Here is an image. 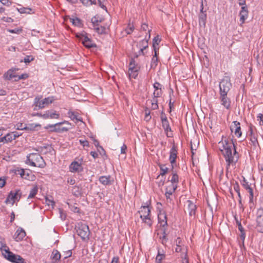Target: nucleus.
Listing matches in <instances>:
<instances>
[{
    "label": "nucleus",
    "instance_id": "1",
    "mask_svg": "<svg viewBox=\"0 0 263 263\" xmlns=\"http://www.w3.org/2000/svg\"><path fill=\"white\" fill-rule=\"evenodd\" d=\"M222 155L227 163V169H228L229 167H230L231 165H235L238 161L239 158V154L236 151L235 145H234L233 153L232 148L230 150L223 152Z\"/></svg>",
    "mask_w": 263,
    "mask_h": 263
},
{
    "label": "nucleus",
    "instance_id": "2",
    "mask_svg": "<svg viewBox=\"0 0 263 263\" xmlns=\"http://www.w3.org/2000/svg\"><path fill=\"white\" fill-rule=\"evenodd\" d=\"M27 160L29 162V165L32 166L44 168L46 165V163L42 157L36 153L30 154L27 156Z\"/></svg>",
    "mask_w": 263,
    "mask_h": 263
},
{
    "label": "nucleus",
    "instance_id": "3",
    "mask_svg": "<svg viewBox=\"0 0 263 263\" xmlns=\"http://www.w3.org/2000/svg\"><path fill=\"white\" fill-rule=\"evenodd\" d=\"M75 230L77 234L83 240L89 239L90 232L87 224L81 222H78L75 226Z\"/></svg>",
    "mask_w": 263,
    "mask_h": 263
},
{
    "label": "nucleus",
    "instance_id": "4",
    "mask_svg": "<svg viewBox=\"0 0 263 263\" xmlns=\"http://www.w3.org/2000/svg\"><path fill=\"white\" fill-rule=\"evenodd\" d=\"M2 254L5 258L13 263H26L24 259L21 256L13 253L9 248L2 250Z\"/></svg>",
    "mask_w": 263,
    "mask_h": 263
},
{
    "label": "nucleus",
    "instance_id": "5",
    "mask_svg": "<svg viewBox=\"0 0 263 263\" xmlns=\"http://www.w3.org/2000/svg\"><path fill=\"white\" fill-rule=\"evenodd\" d=\"M53 101L52 97H47L42 100H40V98L39 96L36 97L33 102V106H34L33 110H37L40 109H43L46 106L52 103Z\"/></svg>",
    "mask_w": 263,
    "mask_h": 263
},
{
    "label": "nucleus",
    "instance_id": "6",
    "mask_svg": "<svg viewBox=\"0 0 263 263\" xmlns=\"http://www.w3.org/2000/svg\"><path fill=\"white\" fill-rule=\"evenodd\" d=\"M139 213L140 214V218L142 221L148 226L152 225V221L150 217L151 210L148 206H142Z\"/></svg>",
    "mask_w": 263,
    "mask_h": 263
},
{
    "label": "nucleus",
    "instance_id": "7",
    "mask_svg": "<svg viewBox=\"0 0 263 263\" xmlns=\"http://www.w3.org/2000/svg\"><path fill=\"white\" fill-rule=\"evenodd\" d=\"M76 36L81 41L83 45L87 48H91L96 46V44L93 43L91 40L88 37L87 33L84 31L77 33Z\"/></svg>",
    "mask_w": 263,
    "mask_h": 263
},
{
    "label": "nucleus",
    "instance_id": "8",
    "mask_svg": "<svg viewBox=\"0 0 263 263\" xmlns=\"http://www.w3.org/2000/svg\"><path fill=\"white\" fill-rule=\"evenodd\" d=\"M231 87L230 78L224 76L219 83L220 93H228Z\"/></svg>",
    "mask_w": 263,
    "mask_h": 263
},
{
    "label": "nucleus",
    "instance_id": "9",
    "mask_svg": "<svg viewBox=\"0 0 263 263\" xmlns=\"http://www.w3.org/2000/svg\"><path fill=\"white\" fill-rule=\"evenodd\" d=\"M139 68V66L136 64L135 60L132 59L130 61L128 68L129 78L130 79L132 78L136 79L138 74Z\"/></svg>",
    "mask_w": 263,
    "mask_h": 263
},
{
    "label": "nucleus",
    "instance_id": "10",
    "mask_svg": "<svg viewBox=\"0 0 263 263\" xmlns=\"http://www.w3.org/2000/svg\"><path fill=\"white\" fill-rule=\"evenodd\" d=\"M22 196V192L20 190L11 191L9 194L6 200V203H11L12 204L15 201H18Z\"/></svg>",
    "mask_w": 263,
    "mask_h": 263
},
{
    "label": "nucleus",
    "instance_id": "11",
    "mask_svg": "<svg viewBox=\"0 0 263 263\" xmlns=\"http://www.w3.org/2000/svg\"><path fill=\"white\" fill-rule=\"evenodd\" d=\"M15 173L16 175H20L22 178L29 180H33L35 177L30 170L21 169L18 170Z\"/></svg>",
    "mask_w": 263,
    "mask_h": 263
},
{
    "label": "nucleus",
    "instance_id": "12",
    "mask_svg": "<svg viewBox=\"0 0 263 263\" xmlns=\"http://www.w3.org/2000/svg\"><path fill=\"white\" fill-rule=\"evenodd\" d=\"M219 145H221L222 147H220V151L223 154V152H226L234 148V145H235L233 141H229L228 140H222L219 142Z\"/></svg>",
    "mask_w": 263,
    "mask_h": 263
},
{
    "label": "nucleus",
    "instance_id": "13",
    "mask_svg": "<svg viewBox=\"0 0 263 263\" xmlns=\"http://www.w3.org/2000/svg\"><path fill=\"white\" fill-rule=\"evenodd\" d=\"M228 93H220V100L221 104L226 109H229L231 106V101L229 98L227 97Z\"/></svg>",
    "mask_w": 263,
    "mask_h": 263
},
{
    "label": "nucleus",
    "instance_id": "14",
    "mask_svg": "<svg viewBox=\"0 0 263 263\" xmlns=\"http://www.w3.org/2000/svg\"><path fill=\"white\" fill-rule=\"evenodd\" d=\"M36 151L40 153L41 154L46 155L48 153L52 154L54 149L51 145H47L42 146H38Z\"/></svg>",
    "mask_w": 263,
    "mask_h": 263
},
{
    "label": "nucleus",
    "instance_id": "15",
    "mask_svg": "<svg viewBox=\"0 0 263 263\" xmlns=\"http://www.w3.org/2000/svg\"><path fill=\"white\" fill-rule=\"evenodd\" d=\"M61 125V124H57V123L55 124H48L45 127V128L46 129H48L49 127H54L53 129H50V131L51 132H67L68 130V128L67 127H62L60 128L59 126Z\"/></svg>",
    "mask_w": 263,
    "mask_h": 263
},
{
    "label": "nucleus",
    "instance_id": "16",
    "mask_svg": "<svg viewBox=\"0 0 263 263\" xmlns=\"http://www.w3.org/2000/svg\"><path fill=\"white\" fill-rule=\"evenodd\" d=\"M186 210L191 216H194L196 213V205L191 200L186 202Z\"/></svg>",
    "mask_w": 263,
    "mask_h": 263
},
{
    "label": "nucleus",
    "instance_id": "17",
    "mask_svg": "<svg viewBox=\"0 0 263 263\" xmlns=\"http://www.w3.org/2000/svg\"><path fill=\"white\" fill-rule=\"evenodd\" d=\"M60 118V114L57 113L56 111L49 110L46 111L43 116L44 119H59Z\"/></svg>",
    "mask_w": 263,
    "mask_h": 263
},
{
    "label": "nucleus",
    "instance_id": "18",
    "mask_svg": "<svg viewBox=\"0 0 263 263\" xmlns=\"http://www.w3.org/2000/svg\"><path fill=\"white\" fill-rule=\"evenodd\" d=\"M248 9L247 7H241L239 12L240 22L242 24L248 17Z\"/></svg>",
    "mask_w": 263,
    "mask_h": 263
},
{
    "label": "nucleus",
    "instance_id": "19",
    "mask_svg": "<svg viewBox=\"0 0 263 263\" xmlns=\"http://www.w3.org/2000/svg\"><path fill=\"white\" fill-rule=\"evenodd\" d=\"M177 188V186L176 184L170 185V186H168L166 187L165 195L167 202H168V200L170 201H171L170 196L172 195V194L175 191Z\"/></svg>",
    "mask_w": 263,
    "mask_h": 263
},
{
    "label": "nucleus",
    "instance_id": "20",
    "mask_svg": "<svg viewBox=\"0 0 263 263\" xmlns=\"http://www.w3.org/2000/svg\"><path fill=\"white\" fill-rule=\"evenodd\" d=\"M25 236L26 232L22 228H19L15 233L13 238L16 241H20L23 240Z\"/></svg>",
    "mask_w": 263,
    "mask_h": 263
},
{
    "label": "nucleus",
    "instance_id": "21",
    "mask_svg": "<svg viewBox=\"0 0 263 263\" xmlns=\"http://www.w3.org/2000/svg\"><path fill=\"white\" fill-rule=\"evenodd\" d=\"M159 223L162 227L167 226V217L164 212H160L158 215Z\"/></svg>",
    "mask_w": 263,
    "mask_h": 263
},
{
    "label": "nucleus",
    "instance_id": "22",
    "mask_svg": "<svg viewBox=\"0 0 263 263\" xmlns=\"http://www.w3.org/2000/svg\"><path fill=\"white\" fill-rule=\"evenodd\" d=\"M69 169L71 172H80L83 171V167L81 163L77 161L72 162L69 166Z\"/></svg>",
    "mask_w": 263,
    "mask_h": 263
},
{
    "label": "nucleus",
    "instance_id": "23",
    "mask_svg": "<svg viewBox=\"0 0 263 263\" xmlns=\"http://www.w3.org/2000/svg\"><path fill=\"white\" fill-rule=\"evenodd\" d=\"M233 125L231 127V131L233 132V130H235L234 133L235 135L237 137H240L241 136L240 123L239 122L235 121L233 122Z\"/></svg>",
    "mask_w": 263,
    "mask_h": 263
},
{
    "label": "nucleus",
    "instance_id": "24",
    "mask_svg": "<svg viewBox=\"0 0 263 263\" xmlns=\"http://www.w3.org/2000/svg\"><path fill=\"white\" fill-rule=\"evenodd\" d=\"M177 147L173 145L170 151V155L169 160L173 168V164L176 162V159L177 158Z\"/></svg>",
    "mask_w": 263,
    "mask_h": 263
},
{
    "label": "nucleus",
    "instance_id": "25",
    "mask_svg": "<svg viewBox=\"0 0 263 263\" xmlns=\"http://www.w3.org/2000/svg\"><path fill=\"white\" fill-rule=\"evenodd\" d=\"M61 257L62 255L60 252L57 250L54 249L52 252L50 258L54 263H57L60 260Z\"/></svg>",
    "mask_w": 263,
    "mask_h": 263
},
{
    "label": "nucleus",
    "instance_id": "26",
    "mask_svg": "<svg viewBox=\"0 0 263 263\" xmlns=\"http://www.w3.org/2000/svg\"><path fill=\"white\" fill-rule=\"evenodd\" d=\"M41 125L39 123H29L25 124V127H24V130L28 131H35L37 130L39 128H41Z\"/></svg>",
    "mask_w": 263,
    "mask_h": 263
},
{
    "label": "nucleus",
    "instance_id": "27",
    "mask_svg": "<svg viewBox=\"0 0 263 263\" xmlns=\"http://www.w3.org/2000/svg\"><path fill=\"white\" fill-rule=\"evenodd\" d=\"M257 227L258 231L263 233V215H258L256 218Z\"/></svg>",
    "mask_w": 263,
    "mask_h": 263
},
{
    "label": "nucleus",
    "instance_id": "28",
    "mask_svg": "<svg viewBox=\"0 0 263 263\" xmlns=\"http://www.w3.org/2000/svg\"><path fill=\"white\" fill-rule=\"evenodd\" d=\"M140 50L139 51V54L144 55L143 50L148 47V39H144L142 40L140 43Z\"/></svg>",
    "mask_w": 263,
    "mask_h": 263
},
{
    "label": "nucleus",
    "instance_id": "29",
    "mask_svg": "<svg viewBox=\"0 0 263 263\" xmlns=\"http://www.w3.org/2000/svg\"><path fill=\"white\" fill-rule=\"evenodd\" d=\"M161 41V39L159 37V36L157 35L155 36L153 40V47L154 50V52L156 53V52H159V47L158 46Z\"/></svg>",
    "mask_w": 263,
    "mask_h": 263
},
{
    "label": "nucleus",
    "instance_id": "30",
    "mask_svg": "<svg viewBox=\"0 0 263 263\" xmlns=\"http://www.w3.org/2000/svg\"><path fill=\"white\" fill-rule=\"evenodd\" d=\"M172 178L171 179V185L176 184L177 185V184L179 182V177L177 174L176 172L174 171L173 169L172 170Z\"/></svg>",
    "mask_w": 263,
    "mask_h": 263
},
{
    "label": "nucleus",
    "instance_id": "31",
    "mask_svg": "<svg viewBox=\"0 0 263 263\" xmlns=\"http://www.w3.org/2000/svg\"><path fill=\"white\" fill-rule=\"evenodd\" d=\"M99 181L103 185H106L111 183L110 176H102L99 179Z\"/></svg>",
    "mask_w": 263,
    "mask_h": 263
},
{
    "label": "nucleus",
    "instance_id": "32",
    "mask_svg": "<svg viewBox=\"0 0 263 263\" xmlns=\"http://www.w3.org/2000/svg\"><path fill=\"white\" fill-rule=\"evenodd\" d=\"M17 75L13 73V71L10 69L4 75V77L7 80H10L13 78L16 79Z\"/></svg>",
    "mask_w": 263,
    "mask_h": 263
},
{
    "label": "nucleus",
    "instance_id": "33",
    "mask_svg": "<svg viewBox=\"0 0 263 263\" xmlns=\"http://www.w3.org/2000/svg\"><path fill=\"white\" fill-rule=\"evenodd\" d=\"M38 192V187L37 185H34L33 187L31 189L29 194L28 196L27 199H31L34 198L35 195L37 194Z\"/></svg>",
    "mask_w": 263,
    "mask_h": 263
},
{
    "label": "nucleus",
    "instance_id": "34",
    "mask_svg": "<svg viewBox=\"0 0 263 263\" xmlns=\"http://www.w3.org/2000/svg\"><path fill=\"white\" fill-rule=\"evenodd\" d=\"M236 223L238 224V229L240 231L241 234L240 235V238L242 240H244L245 238V230L241 224V222H239L238 220H236Z\"/></svg>",
    "mask_w": 263,
    "mask_h": 263
},
{
    "label": "nucleus",
    "instance_id": "35",
    "mask_svg": "<svg viewBox=\"0 0 263 263\" xmlns=\"http://www.w3.org/2000/svg\"><path fill=\"white\" fill-rule=\"evenodd\" d=\"M68 115L69 117L72 120H77L79 121H82V118L81 117H78V115L75 114L73 111H69L68 112Z\"/></svg>",
    "mask_w": 263,
    "mask_h": 263
},
{
    "label": "nucleus",
    "instance_id": "36",
    "mask_svg": "<svg viewBox=\"0 0 263 263\" xmlns=\"http://www.w3.org/2000/svg\"><path fill=\"white\" fill-rule=\"evenodd\" d=\"M158 52H156H156H155V54L153 56V57L152 58L151 64V68H155L157 65V63H158L157 55H158Z\"/></svg>",
    "mask_w": 263,
    "mask_h": 263
},
{
    "label": "nucleus",
    "instance_id": "37",
    "mask_svg": "<svg viewBox=\"0 0 263 263\" xmlns=\"http://www.w3.org/2000/svg\"><path fill=\"white\" fill-rule=\"evenodd\" d=\"M162 126L165 132H168V131L171 132V128L170 126V124L168 120L166 121H162Z\"/></svg>",
    "mask_w": 263,
    "mask_h": 263
},
{
    "label": "nucleus",
    "instance_id": "38",
    "mask_svg": "<svg viewBox=\"0 0 263 263\" xmlns=\"http://www.w3.org/2000/svg\"><path fill=\"white\" fill-rule=\"evenodd\" d=\"M94 29L99 34H103L106 33V27L102 26H98L94 27Z\"/></svg>",
    "mask_w": 263,
    "mask_h": 263
},
{
    "label": "nucleus",
    "instance_id": "39",
    "mask_svg": "<svg viewBox=\"0 0 263 263\" xmlns=\"http://www.w3.org/2000/svg\"><path fill=\"white\" fill-rule=\"evenodd\" d=\"M206 14L204 13H202L199 15V23L201 24V23L205 25L206 23Z\"/></svg>",
    "mask_w": 263,
    "mask_h": 263
},
{
    "label": "nucleus",
    "instance_id": "40",
    "mask_svg": "<svg viewBox=\"0 0 263 263\" xmlns=\"http://www.w3.org/2000/svg\"><path fill=\"white\" fill-rule=\"evenodd\" d=\"M151 102L152 104V109L153 110L157 109L158 108L157 98L153 97Z\"/></svg>",
    "mask_w": 263,
    "mask_h": 263
},
{
    "label": "nucleus",
    "instance_id": "41",
    "mask_svg": "<svg viewBox=\"0 0 263 263\" xmlns=\"http://www.w3.org/2000/svg\"><path fill=\"white\" fill-rule=\"evenodd\" d=\"M159 166L160 167L161 173L160 175L164 176L165 174L167 173L168 171V168L165 166V165L159 164Z\"/></svg>",
    "mask_w": 263,
    "mask_h": 263
},
{
    "label": "nucleus",
    "instance_id": "42",
    "mask_svg": "<svg viewBox=\"0 0 263 263\" xmlns=\"http://www.w3.org/2000/svg\"><path fill=\"white\" fill-rule=\"evenodd\" d=\"M165 258V254H161L159 251H158V253L156 258V263H161V261Z\"/></svg>",
    "mask_w": 263,
    "mask_h": 263
},
{
    "label": "nucleus",
    "instance_id": "43",
    "mask_svg": "<svg viewBox=\"0 0 263 263\" xmlns=\"http://www.w3.org/2000/svg\"><path fill=\"white\" fill-rule=\"evenodd\" d=\"M250 132L251 135L250 140L254 145H255L256 143H258L257 139L254 135H253V130L252 128L250 129Z\"/></svg>",
    "mask_w": 263,
    "mask_h": 263
},
{
    "label": "nucleus",
    "instance_id": "44",
    "mask_svg": "<svg viewBox=\"0 0 263 263\" xmlns=\"http://www.w3.org/2000/svg\"><path fill=\"white\" fill-rule=\"evenodd\" d=\"M72 255V251L71 250H68L66 251H63L62 253V256H63V260L70 256Z\"/></svg>",
    "mask_w": 263,
    "mask_h": 263
},
{
    "label": "nucleus",
    "instance_id": "45",
    "mask_svg": "<svg viewBox=\"0 0 263 263\" xmlns=\"http://www.w3.org/2000/svg\"><path fill=\"white\" fill-rule=\"evenodd\" d=\"M134 30V25L129 23L128 25V26L125 29V31H126V33L127 34H130L133 32Z\"/></svg>",
    "mask_w": 263,
    "mask_h": 263
},
{
    "label": "nucleus",
    "instance_id": "46",
    "mask_svg": "<svg viewBox=\"0 0 263 263\" xmlns=\"http://www.w3.org/2000/svg\"><path fill=\"white\" fill-rule=\"evenodd\" d=\"M145 115L144 119L146 121H148L149 120H151V116H150V111H149V110L147 108H146L145 109Z\"/></svg>",
    "mask_w": 263,
    "mask_h": 263
},
{
    "label": "nucleus",
    "instance_id": "47",
    "mask_svg": "<svg viewBox=\"0 0 263 263\" xmlns=\"http://www.w3.org/2000/svg\"><path fill=\"white\" fill-rule=\"evenodd\" d=\"M246 190L248 191V192L250 194V200L251 201L253 198V189L249 185H247V187H246Z\"/></svg>",
    "mask_w": 263,
    "mask_h": 263
},
{
    "label": "nucleus",
    "instance_id": "48",
    "mask_svg": "<svg viewBox=\"0 0 263 263\" xmlns=\"http://www.w3.org/2000/svg\"><path fill=\"white\" fill-rule=\"evenodd\" d=\"M7 143L11 142L14 140V137H13L11 133H8L6 135Z\"/></svg>",
    "mask_w": 263,
    "mask_h": 263
},
{
    "label": "nucleus",
    "instance_id": "49",
    "mask_svg": "<svg viewBox=\"0 0 263 263\" xmlns=\"http://www.w3.org/2000/svg\"><path fill=\"white\" fill-rule=\"evenodd\" d=\"M162 94V89L155 90L153 93V97L156 98L160 97L161 96Z\"/></svg>",
    "mask_w": 263,
    "mask_h": 263
},
{
    "label": "nucleus",
    "instance_id": "50",
    "mask_svg": "<svg viewBox=\"0 0 263 263\" xmlns=\"http://www.w3.org/2000/svg\"><path fill=\"white\" fill-rule=\"evenodd\" d=\"M28 77V75L27 73H23L20 76H17L16 79H15V81H17L20 80H25Z\"/></svg>",
    "mask_w": 263,
    "mask_h": 263
},
{
    "label": "nucleus",
    "instance_id": "51",
    "mask_svg": "<svg viewBox=\"0 0 263 263\" xmlns=\"http://www.w3.org/2000/svg\"><path fill=\"white\" fill-rule=\"evenodd\" d=\"M34 58L31 55H27L24 59V62L25 63H29L30 62L33 61Z\"/></svg>",
    "mask_w": 263,
    "mask_h": 263
},
{
    "label": "nucleus",
    "instance_id": "52",
    "mask_svg": "<svg viewBox=\"0 0 263 263\" xmlns=\"http://www.w3.org/2000/svg\"><path fill=\"white\" fill-rule=\"evenodd\" d=\"M181 263H189V259L187 257V254L185 252L184 254H182L181 256Z\"/></svg>",
    "mask_w": 263,
    "mask_h": 263
},
{
    "label": "nucleus",
    "instance_id": "53",
    "mask_svg": "<svg viewBox=\"0 0 263 263\" xmlns=\"http://www.w3.org/2000/svg\"><path fill=\"white\" fill-rule=\"evenodd\" d=\"M105 1H106V0H98V3H99V5L100 7L101 8H102L103 9L107 11V8L104 5V3H105Z\"/></svg>",
    "mask_w": 263,
    "mask_h": 263
},
{
    "label": "nucleus",
    "instance_id": "54",
    "mask_svg": "<svg viewBox=\"0 0 263 263\" xmlns=\"http://www.w3.org/2000/svg\"><path fill=\"white\" fill-rule=\"evenodd\" d=\"M45 203L49 206L51 205L52 208L54 205V202L52 200L49 199L48 197L45 198Z\"/></svg>",
    "mask_w": 263,
    "mask_h": 263
},
{
    "label": "nucleus",
    "instance_id": "55",
    "mask_svg": "<svg viewBox=\"0 0 263 263\" xmlns=\"http://www.w3.org/2000/svg\"><path fill=\"white\" fill-rule=\"evenodd\" d=\"M101 21H99L96 17H93L91 18V22L93 24V27L98 26L99 25V23Z\"/></svg>",
    "mask_w": 263,
    "mask_h": 263
},
{
    "label": "nucleus",
    "instance_id": "56",
    "mask_svg": "<svg viewBox=\"0 0 263 263\" xmlns=\"http://www.w3.org/2000/svg\"><path fill=\"white\" fill-rule=\"evenodd\" d=\"M8 32H9L10 33H12L19 34L21 32H22V29L15 28V29H8Z\"/></svg>",
    "mask_w": 263,
    "mask_h": 263
},
{
    "label": "nucleus",
    "instance_id": "57",
    "mask_svg": "<svg viewBox=\"0 0 263 263\" xmlns=\"http://www.w3.org/2000/svg\"><path fill=\"white\" fill-rule=\"evenodd\" d=\"M155 90L162 89V85L159 82H155L153 85Z\"/></svg>",
    "mask_w": 263,
    "mask_h": 263
},
{
    "label": "nucleus",
    "instance_id": "58",
    "mask_svg": "<svg viewBox=\"0 0 263 263\" xmlns=\"http://www.w3.org/2000/svg\"><path fill=\"white\" fill-rule=\"evenodd\" d=\"M94 144H95V145L96 147H98V151H99V149H101L102 152V153H105L104 149H103V148L101 146L99 145V141L98 140H95V141H94Z\"/></svg>",
    "mask_w": 263,
    "mask_h": 263
},
{
    "label": "nucleus",
    "instance_id": "59",
    "mask_svg": "<svg viewBox=\"0 0 263 263\" xmlns=\"http://www.w3.org/2000/svg\"><path fill=\"white\" fill-rule=\"evenodd\" d=\"M160 239L161 240V242L163 245H166V243L168 240V239L167 238V236H165V235H162V236H160Z\"/></svg>",
    "mask_w": 263,
    "mask_h": 263
},
{
    "label": "nucleus",
    "instance_id": "60",
    "mask_svg": "<svg viewBox=\"0 0 263 263\" xmlns=\"http://www.w3.org/2000/svg\"><path fill=\"white\" fill-rule=\"evenodd\" d=\"M80 143L83 146H89V142L87 140H80Z\"/></svg>",
    "mask_w": 263,
    "mask_h": 263
},
{
    "label": "nucleus",
    "instance_id": "61",
    "mask_svg": "<svg viewBox=\"0 0 263 263\" xmlns=\"http://www.w3.org/2000/svg\"><path fill=\"white\" fill-rule=\"evenodd\" d=\"M72 22L75 25H79L81 23L80 20L77 17L73 18L72 20Z\"/></svg>",
    "mask_w": 263,
    "mask_h": 263
},
{
    "label": "nucleus",
    "instance_id": "62",
    "mask_svg": "<svg viewBox=\"0 0 263 263\" xmlns=\"http://www.w3.org/2000/svg\"><path fill=\"white\" fill-rule=\"evenodd\" d=\"M73 193L76 195L78 196L80 194V192L79 191V187L77 186H74L73 188Z\"/></svg>",
    "mask_w": 263,
    "mask_h": 263
},
{
    "label": "nucleus",
    "instance_id": "63",
    "mask_svg": "<svg viewBox=\"0 0 263 263\" xmlns=\"http://www.w3.org/2000/svg\"><path fill=\"white\" fill-rule=\"evenodd\" d=\"M0 2L4 5L9 6L11 5V3L9 0H0Z\"/></svg>",
    "mask_w": 263,
    "mask_h": 263
},
{
    "label": "nucleus",
    "instance_id": "64",
    "mask_svg": "<svg viewBox=\"0 0 263 263\" xmlns=\"http://www.w3.org/2000/svg\"><path fill=\"white\" fill-rule=\"evenodd\" d=\"M257 118L260 120V125H263V115L261 114H258Z\"/></svg>",
    "mask_w": 263,
    "mask_h": 263
}]
</instances>
